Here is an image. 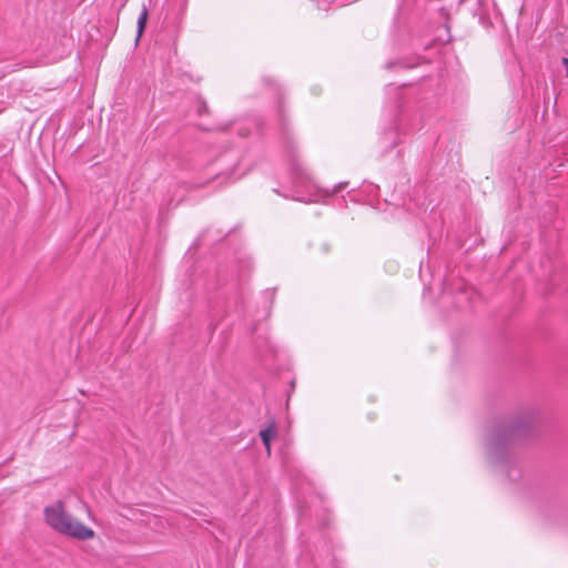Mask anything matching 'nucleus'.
<instances>
[{
    "instance_id": "nucleus-9",
    "label": "nucleus",
    "mask_w": 568,
    "mask_h": 568,
    "mask_svg": "<svg viewBox=\"0 0 568 568\" xmlns=\"http://www.w3.org/2000/svg\"><path fill=\"white\" fill-rule=\"evenodd\" d=\"M292 170L298 174V175H302V168H301V164L298 163V161L295 159V156L293 155V159H292Z\"/></svg>"
},
{
    "instance_id": "nucleus-4",
    "label": "nucleus",
    "mask_w": 568,
    "mask_h": 568,
    "mask_svg": "<svg viewBox=\"0 0 568 568\" xmlns=\"http://www.w3.org/2000/svg\"><path fill=\"white\" fill-rule=\"evenodd\" d=\"M211 165L215 169L213 180L223 179L226 181L239 165V156L233 151H227L212 162Z\"/></svg>"
},
{
    "instance_id": "nucleus-2",
    "label": "nucleus",
    "mask_w": 568,
    "mask_h": 568,
    "mask_svg": "<svg viewBox=\"0 0 568 568\" xmlns=\"http://www.w3.org/2000/svg\"><path fill=\"white\" fill-rule=\"evenodd\" d=\"M47 525L60 535L71 537L78 540H89L94 537V530L74 520L69 515L60 500L54 505L47 506L43 510Z\"/></svg>"
},
{
    "instance_id": "nucleus-10",
    "label": "nucleus",
    "mask_w": 568,
    "mask_h": 568,
    "mask_svg": "<svg viewBox=\"0 0 568 568\" xmlns=\"http://www.w3.org/2000/svg\"><path fill=\"white\" fill-rule=\"evenodd\" d=\"M561 63L565 67L566 72L568 73V57H562L561 58Z\"/></svg>"
},
{
    "instance_id": "nucleus-13",
    "label": "nucleus",
    "mask_w": 568,
    "mask_h": 568,
    "mask_svg": "<svg viewBox=\"0 0 568 568\" xmlns=\"http://www.w3.org/2000/svg\"><path fill=\"white\" fill-rule=\"evenodd\" d=\"M264 82H265V83H267V84L273 83V81H272V80H270V79H267V78H264Z\"/></svg>"
},
{
    "instance_id": "nucleus-15",
    "label": "nucleus",
    "mask_w": 568,
    "mask_h": 568,
    "mask_svg": "<svg viewBox=\"0 0 568 568\" xmlns=\"http://www.w3.org/2000/svg\"><path fill=\"white\" fill-rule=\"evenodd\" d=\"M204 131H210L211 129L210 128H202Z\"/></svg>"
},
{
    "instance_id": "nucleus-8",
    "label": "nucleus",
    "mask_w": 568,
    "mask_h": 568,
    "mask_svg": "<svg viewBox=\"0 0 568 568\" xmlns=\"http://www.w3.org/2000/svg\"><path fill=\"white\" fill-rule=\"evenodd\" d=\"M347 185H348V182H341V183L336 184L328 194L334 195V194L343 191Z\"/></svg>"
},
{
    "instance_id": "nucleus-6",
    "label": "nucleus",
    "mask_w": 568,
    "mask_h": 568,
    "mask_svg": "<svg viewBox=\"0 0 568 568\" xmlns=\"http://www.w3.org/2000/svg\"><path fill=\"white\" fill-rule=\"evenodd\" d=\"M149 19V7L146 4L142 6V10L139 14L138 22H136V38L135 42L138 43L141 39L142 34L144 33L148 24Z\"/></svg>"
},
{
    "instance_id": "nucleus-12",
    "label": "nucleus",
    "mask_w": 568,
    "mask_h": 568,
    "mask_svg": "<svg viewBox=\"0 0 568 568\" xmlns=\"http://www.w3.org/2000/svg\"><path fill=\"white\" fill-rule=\"evenodd\" d=\"M397 64H398V62H393V61H390V62H388V63L386 64V68H387V69H392V68H394V67H395V65H397Z\"/></svg>"
},
{
    "instance_id": "nucleus-7",
    "label": "nucleus",
    "mask_w": 568,
    "mask_h": 568,
    "mask_svg": "<svg viewBox=\"0 0 568 568\" xmlns=\"http://www.w3.org/2000/svg\"><path fill=\"white\" fill-rule=\"evenodd\" d=\"M194 111L199 116L210 113V109H209V105H207L205 99L200 94L195 95Z\"/></svg>"
},
{
    "instance_id": "nucleus-11",
    "label": "nucleus",
    "mask_w": 568,
    "mask_h": 568,
    "mask_svg": "<svg viewBox=\"0 0 568 568\" xmlns=\"http://www.w3.org/2000/svg\"><path fill=\"white\" fill-rule=\"evenodd\" d=\"M328 525H329L328 518H325V519H323V520L321 521V527H322V528H326V527H328Z\"/></svg>"
},
{
    "instance_id": "nucleus-3",
    "label": "nucleus",
    "mask_w": 568,
    "mask_h": 568,
    "mask_svg": "<svg viewBox=\"0 0 568 568\" xmlns=\"http://www.w3.org/2000/svg\"><path fill=\"white\" fill-rule=\"evenodd\" d=\"M276 113L278 122V133L284 143L286 144L287 149L293 154L294 151L296 150V143L293 139L291 123L284 104V97L281 90H277Z\"/></svg>"
},
{
    "instance_id": "nucleus-1",
    "label": "nucleus",
    "mask_w": 568,
    "mask_h": 568,
    "mask_svg": "<svg viewBox=\"0 0 568 568\" xmlns=\"http://www.w3.org/2000/svg\"><path fill=\"white\" fill-rule=\"evenodd\" d=\"M539 434V413L535 408L528 407L499 419L485 444L486 457L491 468L509 481H517L521 473L513 447L535 439Z\"/></svg>"
},
{
    "instance_id": "nucleus-5",
    "label": "nucleus",
    "mask_w": 568,
    "mask_h": 568,
    "mask_svg": "<svg viewBox=\"0 0 568 568\" xmlns=\"http://www.w3.org/2000/svg\"><path fill=\"white\" fill-rule=\"evenodd\" d=\"M277 434V425L275 418H271L268 420V424L265 428L260 430V438L267 452V454H271V443L275 438Z\"/></svg>"
},
{
    "instance_id": "nucleus-14",
    "label": "nucleus",
    "mask_w": 568,
    "mask_h": 568,
    "mask_svg": "<svg viewBox=\"0 0 568 568\" xmlns=\"http://www.w3.org/2000/svg\"><path fill=\"white\" fill-rule=\"evenodd\" d=\"M323 250H324V252H328V250H329L328 245H327V244H324V245H323Z\"/></svg>"
}]
</instances>
